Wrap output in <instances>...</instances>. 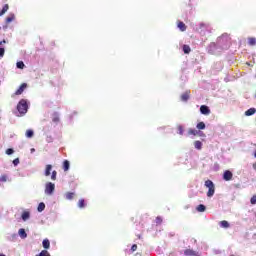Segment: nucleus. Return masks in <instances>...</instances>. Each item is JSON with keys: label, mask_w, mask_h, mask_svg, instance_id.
I'll list each match as a JSON object with an SVG mask.
<instances>
[{"label": "nucleus", "mask_w": 256, "mask_h": 256, "mask_svg": "<svg viewBox=\"0 0 256 256\" xmlns=\"http://www.w3.org/2000/svg\"><path fill=\"white\" fill-rule=\"evenodd\" d=\"M184 255H186V256H201V255H199V252H196L191 249L185 250Z\"/></svg>", "instance_id": "6"}, {"label": "nucleus", "mask_w": 256, "mask_h": 256, "mask_svg": "<svg viewBox=\"0 0 256 256\" xmlns=\"http://www.w3.org/2000/svg\"><path fill=\"white\" fill-rule=\"evenodd\" d=\"M196 127H197V129H199V130L205 129V122H200V123H198Z\"/></svg>", "instance_id": "25"}, {"label": "nucleus", "mask_w": 256, "mask_h": 256, "mask_svg": "<svg viewBox=\"0 0 256 256\" xmlns=\"http://www.w3.org/2000/svg\"><path fill=\"white\" fill-rule=\"evenodd\" d=\"M250 203H251L252 205H256V195H254V196L251 198Z\"/></svg>", "instance_id": "32"}, {"label": "nucleus", "mask_w": 256, "mask_h": 256, "mask_svg": "<svg viewBox=\"0 0 256 256\" xmlns=\"http://www.w3.org/2000/svg\"><path fill=\"white\" fill-rule=\"evenodd\" d=\"M21 217L22 221H28V219H30L31 217V213L29 211H24Z\"/></svg>", "instance_id": "9"}, {"label": "nucleus", "mask_w": 256, "mask_h": 256, "mask_svg": "<svg viewBox=\"0 0 256 256\" xmlns=\"http://www.w3.org/2000/svg\"><path fill=\"white\" fill-rule=\"evenodd\" d=\"M256 109L255 108H250L245 112L246 117H251V115H255Z\"/></svg>", "instance_id": "12"}, {"label": "nucleus", "mask_w": 256, "mask_h": 256, "mask_svg": "<svg viewBox=\"0 0 256 256\" xmlns=\"http://www.w3.org/2000/svg\"><path fill=\"white\" fill-rule=\"evenodd\" d=\"M74 196H75L74 193H71V192L66 193V199L71 200V199H73Z\"/></svg>", "instance_id": "27"}, {"label": "nucleus", "mask_w": 256, "mask_h": 256, "mask_svg": "<svg viewBox=\"0 0 256 256\" xmlns=\"http://www.w3.org/2000/svg\"><path fill=\"white\" fill-rule=\"evenodd\" d=\"M205 187H207V197H213L215 195V184L211 180L205 181Z\"/></svg>", "instance_id": "2"}, {"label": "nucleus", "mask_w": 256, "mask_h": 256, "mask_svg": "<svg viewBox=\"0 0 256 256\" xmlns=\"http://www.w3.org/2000/svg\"><path fill=\"white\" fill-rule=\"evenodd\" d=\"M3 43H6V41L5 40L0 41V45H2Z\"/></svg>", "instance_id": "40"}, {"label": "nucleus", "mask_w": 256, "mask_h": 256, "mask_svg": "<svg viewBox=\"0 0 256 256\" xmlns=\"http://www.w3.org/2000/svg\"><path fill=\"white\" fill-rule=\"evenodd\" d=\"M162 221H163V220L161 219V217H157V218H156V223L159 224V223H161Z\"/></svg>", "instance_id": "37"}, {"label": "nucleus", "mask_w": 256, "mask_h": 256, "mask_svg": "<svg viewBox=\"0 0 256 256\" xmlns=\"http://www.w3.org/2000/svg\"><path fill=\"white\" fill-rule=\"evenodd\" d=\"M178 29H180V31H186L187 26H185V23L179 22L178 23Z\"/></svg>", "instance_id": "17"}, {"label": "nucleus", "mask_w": 256, "mask_h": 256, "mask_svg": "<svg viewBox=\"0 0 256 256\" xmlns=\"http://www.w3.org/2000/svg\"><path fill=\"white\" fill-rule=\"evenodd\" d=\"M183 51H184V53L189 54V53H191V47H189L188 45H184Z\"/></svg>", "instance_id": "23"}, {"label": "nucleus", "mask_w": 256, "mask_h": 256, "mask_svg": "<svg viewBox=\"0 0 256 256\" xmlns=\"http://www.w3.org/2000/svg\"><path fill=\"white\" fill-rule=\"evenodd\" d=\"M30 153H35V148H31Z\"/></svg>", "instance_id": "39"}, {"label": "nucleus", "mask_w": 256, "mask_h": 256, "mask_svg": "<svg viewBox=\"0 0 256 256\" xmlns=\"http://www.w3.org/2000/svg\"><path fill=\"white\" fill-rule=\"evenodd\" d=\"M55 191V184L52 182H47L45 184V194L46 195H53Z\"/></svg>", "instance_id": "3"}, {"label": "nucleus", "mask_w": 256, "mask_h": 256, "mask_svg": "<svg viewBox=\"0 0 256 256\" xmlns=\"http://www.w3.org/2000/svg\"><path fill=\"white\" fill-rule=\"evenodd\" d=\"M63 167H64V171H69V161L65 160Z\"/></svg>", "instance_id": "26"}, {"label": "nucleus", "mask_w": 256, "mask_h": 256, "mask_svg": "<svg viewBox=\"0 0 256 256\" xmlns=\"http://www.w3.org/2000/svg\"><path fill=\"white\" fill-rule=\"evenodd\" d=\"M14 152L15 151L13 149L9 148L6 150V155H13Z\"/></svg>", "instance_id": "31"}, {"label": "nucleus", "mask_w": 256, "mask_h": 256, "mask_svg": "<svg viewBox=\"0 0 256 256\" xmlns=\"http://www.w3.org/2000/svg\"><path fill=\"white\" fill-rule=\"evenodd\" d=\"M12 21H15V14H9L6 18V23H11Z\"/></svg>", "instance_id": "16"}, {"label": "nucleus", "mask_w": 256, "mask_h": 256, "mask_svg": "<svg viewBox=\"0 0 256 256\" xmlns=\"http://www.w3.org/2000/svg\"><path fill=\"white\" fill-rule=\"evenodd\" d=\"M29 109V105H27V100L22 99L19 101L17 105V110L20 115H17V117H23L27 113V110Z\"/></svg>", "instance_id": "1"}, {"label": "nucleus", "mask_w": 256, "mask_h": 256, "mask_svg": "<svg viewBox=\"0 0 256 256\" xmlns=\"http://www.w3.org/2000/svg\"><path fill=\"white\" fill-rule=\"evenodd\" d=\"M0 181L5 183V181H7V176H5V175L1 176Z\"/></svg>", "instance_id": "35"}, {"label": "nucleus", "mask_w": 256, "mask_h": 256, "mask_svg": "<svg viewBox=\"0 0 256 256\" xmlns=\"http://www.w3.org/2000/svg\"><path fill=\"white\" fill-rule=\"evenodd\" d=\"M224 181H231L233 179V173L229 170H226L223 175Z\"/></svg>", "instance_id": "5"}, {"label": "nucleus", "mask_w": 256, "mask_h": 256, "mask_svg": "<svg viewBox=\"0 0 256 256\" xmlns=\"http://www.w3.org/2000/svg\"><path fill=\"white\" fill-rule=\"evenodd\" d=\"M194 147L198 151H201V149H203V143L201 141L197 140V141L194 142Z\"/></svg>", "instance_id": "10"}, {"label": "nucleus", "mask_w": 256, "mask_h": 256, "mask_svg": "<svg viewBox=\"0 0 256 256\" xmlns=\"http://www.w3.org/2000/svg\"><path fill=\"white\" fill-rule=\"evenodd\" d=\"M196 209H197V211H198L199 213H203L206 208H205V205L200 204V205L197 206Z\"/></svg>", "instance_id": "20"}, {"label": "nucleus", "mask_w": 256, "mask_h": 256, "mask_svg": "<svg viewBox=\"0 0 256 256\" xmlns=\"http://www.w3.org/2000/svg\"><path fill=\"white\" fill-rule=\"evenodd\" d=\"M53 169V166L51 164H48L46 165V168H45V177H49V175H51V171Z\"/></svg>", "instance_id": "8"}, {"label": "nucleus", "mask_w": 256, "mask_h": 256, "mask_svg": "<svg viewBox=\"0 0 256 256\" xmlns=\"http://www.w3.org/2000/svg\"><path fill=\"white\" fill-rule=\"evenodd\" d=\"M188 135L197 136V135H199V131H197L196 129L190 128V129L188 130Z\"/></svg>", "instance_id": "15"}, {"label": "nucleus", "mask_w": 256, "mask_h": 256, "mask_svg": "<svg viewBox=\"0 0 256 256\" xmlns=\"http://www.w3.org/2000/svg\"><path fill=\"white\" fill-rule=\"evenodd\" d=\"M13 165L15 167H17V165H19V158H16V159L13 160Z\"/></svg>", "instance_id": "34"}, {"label": "nucleus", "mask_w": 256, "mask_h": 256, "mask_svg": "<svg viewBox=\"0 0 256 256\" xmlns=\"http://www.w3.org/2000/svg\"><path fill=\"white\" fill-rule=\"evenodd\" d=\"M19 237H21V239H27V232H25V229L21 228L18 231Z\"/></svg>", "instance_id": "11"}, {"label": "nucleus", "mask_w": 256, "mask_h": 256, "mask_svg": "<svg viewBox=\"0 0 256 256\" xmlns=\"http://www.w3.org/2000/svg\"><path fill=\"white\" fill-rule=\"evenodd\" d=\"M248 43H249V45H255L256 44V39L255 38H249Z\"/></svg>", "instance_id": "29"}, {"label": "nucleus", "mask_w": 256, "mask_h": 256, "mask_svg": "<svg viewBox=\"0 0 256 256\" xmlns=\"http://www.w3.org/2000/svg\"><path fill=\"white\" fill-rule=\"evenodd\" d=\"M220 227H223L224 229H228L229 227V222L223 220L220 222Z\"/></svg>", "instance_id": "21"}, {"label": "nucleus", "mask_w": 256, "mask_h": 256, "mask_svg": "<svg viewBox=\"0 0 256 256\" xmlns=\"http://www.w3.org/2000/svg\"><path fill=\"white\" fill-rule=\"evenodd\" d=\"M33 135H34L33 130H27V131H26V137H27L28 139H31V137H33Z\"/></svg>", "instance_id": "24"}, {"label": "nucleus", "mask_w": 256, "mask_h": 256, "mask_svg": "<svg viewBox=\"0 0 256 256\" xmlns=\"http://www.w3.org/2000/svg\"><path fill=\"white\" fill-rule=\"evenodd\" d=\"M183 126H178V133L179 135H183Z\"/></svg>", "instance_id": "33"}, {"label": "nucleus", "mask_w": 256, "mask_h": 256, "mask_svg": "<svg viewBox=\"0 0 256 256\" xmlns=\"http://www.w3.org/2000/svg\"><path fill=\"white\" fill-rule=\"evenodd\" d=\"M42 245L44 249H49V247H51V243L49 242V239L43 240Z\"/></svg>", "instance_id": "13"}, {"label": "nucleus", "mask_w": 256, "mask_h": 256, "mask_svg": "<svg viewBox=\"0 0 256 256\" xmlns=\"http://www.w3.org/2000/svg\"><path fill=\"white\" fill-rule=\"evenodd\" d=\"M200 112L202 113V115H210L211 109H209V106L202 105L200 107Z\"/></svg>", "instance_id": "4"}, {"label": "nucleus", "mask_w": 256, "mask_h": 256, "mask_svg": "<svg viewBox=\"0 0 256 256\" xmlns=\"http://www.w3.org/2000/svg\"><path fill=\"white\" fill-rule=\"evenodd\" d=\"M5 55V48H0V57H3Z\"/></svg>", "instance_id": "36"}, {"label": "nucleus", "mask_w": 256, "mask_h": 256, "mask_svg": "<svg viewBox=\"0 0 256 256\" xmlns=\"http://www.w3.org/2000/svg\"><path fill=\"white\" fill-rule=\"evenodd\" d=\"M6 11H9V5L5 4L2 8V10L0 11V17L5 15Z\"/></svg>", "instance_id": "14"}, {"label": "nucleus", "mask_w": 256, "mask_h": 256, "mask_svg": "<svg viewBox=\"0 0 256 256\" xmlns=\"http://www.w3.org/2000/svg\"><path fill=\"white\" fill-rule=\"evenodd\" d=\"M131 249L132 251H137V244H134Z\"/></svg>", "instance_id": "38"}, {"label": "nucleus", "mask_w": 256, "mask_h": 256, "mask_svg": "<svg viewBox=\"0 0 256 256\" xmlns=\"http://www.w3.org/2000/svg\"><path fill=\"white\" fill-rule=\"evenodd\" d=\"M37 210H38L39 213L45 211V203H43V202L40 203V204L38 205Z\"/></svg>", "instance_id": "18"}, {"label": "nucleus", "mask_w": 256, "mask_h": 256, "mask_svg": "<svg viewBox=\"0 0 256 256\" xmlns=\"http://www.w3.org/2000/svg\"><path fill=\"white\" fill-rule=\"evenodd\" d=\"M181 100L182 101H188L189 100V92H185L184 94L181 95Z\"/></svg>", "instance_id": "19"}, {"label": "nucleus", "mask_w": 256, "mask_h": 256, "mask_svg": "<svg viewBox=\"0 0 256 256\" xmlns=\"http://www.w3.org/2000/svg\"><path fill=\"white\" fill-rule=\"evenodd\" d=\"M0 256H6L5 254H0Z\"/></svg>", "instance_id": "41"}, {"label": "nucleus", "mask_w": 256, "mask_h": 256, "mask_svg": "<svg viewBox=\"0 0 256 256\" xmlns=\"http://www.w3.org/2000/svg\"><path fill=\"white\" fill-rule=\"evenodd\" d=\"M16 67L18 69H25V63H23V61H19L16 63Z\"/></svg>", "instance_id": "22"}, {"label": "nucleus", "mask_w": 256, "mask_h": 256, "mask_svg": "<svg viewBox=\"0 0 256 256\" xmlns=\"http://www.w3.org/2000/svg\"><path fill=\"white\" fill-rule=\"evenodd\" d=\"M78 206L80 207V209H83V207H85V200H79Z\"/></svg>", "instance_id": "28"}, {"label": "nucleus", "mask_w": 256, "mask_h": 256, "mask_svg": "<svg viewBox=\"0 0 256 256\" xmlns=\"http://www.w3.org/2000/svg\"><path fill=\"white\" fill-rule=\"evenodd\" d=\"M51 179H52V181H55L57 179V171L54 170L52 172Z\"/></svg>", "instance_id": "30"}, {"label": "nucleus", "mask_w": 256, "mask_h": 256, "mask_svg": "<svg viewBox=\"0 0 256 256\" xmlns=\"http://www.w3.org/2000/svg\"><path fill=\"white\" fill-rule=\"evenodd\" d=\"M25 89H27V84L26 83H23L19 89L15 92V95H21Z\"/></svg>", "instance_id": "7"}]
</instances>
